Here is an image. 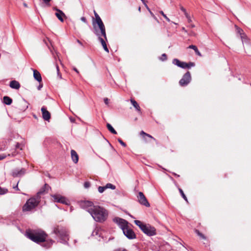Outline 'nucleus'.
<instances>
[{
    "mask_svg": "<svg viewBox=\"0 0 251 251\" xmlns=\"http://www.w3.org/2000/svg\"><path fill=\"white\" fill-rule=\"evenodd\" d=\"M113 221L119 226L122 230L123 229L128 227V222L123 219L116 217L113 219Z\"/></svg>",
    "mask_w": 251,
    "mask_h": 251,
    "instance_id": "obj_12",
    "label": "nucleus"
},
{
    "mask_svg": "<svg viewBox=\"0 0 251 251\" xmlns=\"http://www.w3.org/2000/svg\"><path fill=\"white\" fill-rule=\"evenodd\" d=\"M90 213L94 220L100 223H103L107 218L108 213L104 208L100 206H97L93 208V209H89Z\"/></svg>",
    "mask_w": 251,
    "mask_h": 251,
    "instance_id": "obj_4",
    "label": "nucleus"
},
{
    "mask_svg": "<svg viewBox=\"0 0 251 251\" xmlns=\"http://www.w3.org/2000/svg\"><path fill=\"white\" fill-rule=\"evenodd\" d=\"M182 30L183 31H184V32H187V30L185 29V28H184V27H182Z\"/></svg>",
    "mask_w": 251,
    "mask_h": 251,
    "instance_id": "obj_56",
    "label": "nucleus"
},
{
    "mask_svg": "<svg viewBox=\"0 0 251 251\" xmlns=\"http://www.w3.org/2000/svg\"><path fill=\"white\" fill-rule=\"evenodd\" d=\"M240 38L242 40L243 44L248 43V39L246 35L244 33H242L240 35Z\"/></svg>",
    "mask_w": 251,
    "mask_h": 251,
    "instance_id": "obj_22",
    "label": "nucleus"
},
{
    "mask_svg": "<svg viewBox=\"0 0 251 251\" xmlns=\"http://www.w3.org/2000/svg\"><path fill=\"white\" fill-rule=\"evenodd\" d=\"M138 10H139V11H141V8H140V7H139V8H138Z\"/></svg>",
    "mask_w": 251,
    "mask_h": 251,
    "instance_id": "obj_60",
    "label": "nucleus"
},
{
    "mask_svg": "<svg viewBox=\"0 0 251 251\" xmlns=\"http://www.w3.org/2000/svg\"><path fill=\"white\" fill-rule=\"evenodd\" d=\"M236 27L237 31L240 34V35H241L242 33H244L243 30L241 28L238 27L236 26Z\"/></svg>",
    "mask_w": 251,
    "mask_h": 251,
    "instance_id": "obj_34",
    "label": "nucleus"
},
{
    "mask_svg": "<svg viewBox=\"0 0 251 251\" xmlns=\"http://www.w3.org/2000/svg\"><path fill=\"white\" fill-rule=\"evenodd\" d=\"M106 126L108 129L113 134H116L117 133V131L114 129V128L110 124L107 123L106 125Z\"/></svg>",
    "mask_w": 251,
    "mask_h": 251,
    "instance_id": "obj_24",
    "label": "nucleus"
},
{
    "mask_svg": "<svg viewBox=\"0 0 251 251\" xmlns=\"http://www.w3.org/2000/svg\"><path fill=\"white\" fill-rule=\"evenodd\" d=\"M105 187L106 189H111L112 190H114L116 188V186L111 183H107L105 186Z\"/></svg>",
    "mask_w": 251,
    "mask_h": 251,
    "instance_id": "obj_26",
    "label": "nucleus"
},
{
    "mask_svg": "<svg viewBox=\"0 0 251 251\" xmlns=\"http://www.w3.org/2000/svg\"><path fill=\"white\" fill-rule=\"evenodd\" d=\"M80 19H81V21H82L83 22H84V23H87L86 19L85 17H82Z\"/></svg>",
    "mask_w": 251,
    "mask_h": 251,
    "instance_id": "obj_46",
    "label": "nucleus"
},
{
    "mask_svg": "<svg viewBox=\"0 0 251 251\" xmlns=\"http://www.w3.org/2000/svg\"><path fill=\"white\" fill-rule=\"evenodd\" d=\"M196 232L199 236H200V237H201L202 238H205V237L204 236V235L202 233H200L199 231L197 230Z\"/></svg>",
    "mask_w": 251,
    "mask_h": 251,
    "instance_id": "obj_42",
    "label": "nucleus"
},
{
    "mask_svg": "<svg viewBox=\"0 0 251 251\" xmlns=\"http://www.w3.org/2000/svg\"><path fill=\"white\" fill-rule=\"evenodd\" d=\"M167 55L165 53H163L162 54L161 56L160 57V60L162 61H164L167 60Z\"/></svg>",
    "mask_w": 251,
    "mask_h": 251,
    "instance_id": "obj_33",
    "label": "nucleus"
},
{
    "mask_svg": "<svg viewBox=\"0 0 251 251\" xmlns=\"http://www.w3.org/2000/svg\"><path fill=\"white\" fill-rule=\"evenodd\" d=\"M43 189H45L46 191H48L49 189H50V187L47 184H45L43 187Z\"/></svg>",
    "mask_w": 251,
    "mask_h": 251,
    "instance_id": "obj_40",
    "label": "nucleus"
},
{
    "mask_svg": "<svg viewBox=\"0 0 251 251\" xmlns=\"http://www.w3.org/2000/svg\"><path fill=\"white\" fill-rule=\"evenodd\" d=\"M71 158L74 163L76 164L78 161V155L76 152L72 150L71 151Z\"/></svg>",
    "mask_w": 251,
    "mask_h": 251,
    "instance_id": "obj_19",
    "label": "nucleus"
},
{
    "mask_svg": "<svg viewBox=\"0 0 251 251\" xmlns=\"http://www.w3.org/2000/svg\"><path fill=\"white\" fill-rule=\"evenodd\" d=\"M174 175H175V176H177V177H179V175H177V174H174Z\"/></svg>",
    "mask_w": 251,
    "mask_h": 251,
    "instance_id": "obj_59",
    "label": "nucleus"
},
{
    "mask_svg": "<svg viewBox=\"0 0 251 251\" xmlns=\"http://www.w3.org/2000/svg\"><path fill=\"white\" fill-rule=\"evenodd\" d=\"M54 9L57 11L55 13V16L61 22H63L64 21L63 17H65V14L62 11L56 8H54Z\"/></svg>",
    "mask_w": 251,
    "mask_h": 251,
    "instance_id": "obj_17",
    "label": "nucleus"
},
{
    "mask_svg": "<svg viewBox=\"0 0 251 251\" xmlns=\"http://www.w3.org/2000/svg\"><path fill=\"white\" fill-rule=\"evenodd\" d=\"M25 173V170L24 168L21 169H16L13 170L12 175L14 177H18L23 176Z\"/></svg>",
    "mask_w": 251,
    "mask_h": 251,
    "instance_id": "obj_15",
    "label": "nucleus"
},
{
    "mask_svg": "<svg viewBox=\"0 0 251 251\" xmlns=\"http://www.w3.org/2000/svg\"><path fill=\"white\" fill-rule=\"evenodd\" d=\"M24 6L25 7H27V5L25 3H24Z\"/></svg>",
    "mask_w": 251,
    "mask_h": 251,
    "instance_id": "obj_57",
    "label": "nucleus"
},
{
    "mask_svg": "<svg viewBox=\"0 0 251 251\" xmlns=\"http://www.w3.org/2000/svg\"><path fill=\"white\" fill-rule=\"evenodd\" d=\"M53 232L60 239V242L67 244L69 240V233L66 227L57 226L54 227Z\"/></svg>",
    "mask_w": 251,
    "mask_h": 251,
    "instance_id": "obj_5",
    "label": "nucleus"
},
{
    "mask_svg": "<svg viewBox=\"0 0 251 251\" xmlns=\"http://www.w3.org/2000/svg\"><path fill=\"white\" fill-rule=\"evenodd\" d=\"M134 223L145 234L148 236H151L156 234V229L153 226H152L149 224L147 225L143 224L139 220H135Z\"/></svg>",
    "mask_w": 251,
    "mask_h": 251,
    "instance_id": "obj_6",
    "label": "nucleus"
},
{
    "mask_svg": "<svg viewBox=\"0 0 251 251\" xmlns=\"http://www.w3.org/2000/svg\"><path fill=\"white\" fill-rule=\"evenodd\" d=\"M94 15L95 20L92 23L94 33L98 37L104 50L107 52H109V50L106 44V41L107 39L105 25L99 15L95 11H94Z\"/></svg>",
    "mask_w": 251,
    "mask_h": 251,
    "instance_id": "obj_2",
    "label": "nucleus"
},
{
    "mask_svg": "<svg viewBox=\"0 0 251 251\" xmlns=\"http://www.w3.org/2000/svg\"><path fill=\"white\" fill-rule=\"evenodd\" d=\"M178 190H179V192L180 195H181L182 197L184 199V200L185 201H188L187 197H186V196L184 194V193L183 191H182V190L181 189H180V188H179Z\"/></svg>",
    "mask_w": 251,
    "mask_h": 251,
    "instance_id": "obj_27",
    "label": "nucleus"
},
{
    "mask_svg": "<svg viewBox=\"0 0 251 251\" xmlns=\"http://www.w3.org/2000/svg\"><path fill=\"white\" fill-rule=\"evenodd\" d=\"M122 251H126V250H124Z\"/></svg>",
    "mask_w": 251,
    "mask_h": 251,
    "instance_id": "obj_62",
    "label": "nucleus"
},
{
    "mask_svg": "<svg viewBox=\"0 0 251 251\" xmlns=\"http://www.w3.org/2000/svg\"><path fill=\"white\" fill-rule=\"evenodd\" d=\"M42 87H43V85L40 84L38 87V89L40 90L41 89V88H42Z\"/></svg>",
    "mask_w": 251,
    "mask_h": 251,
    "instance_id": "obj_51",
    "label": "nucleus"
},
{
    "mask_svg": "<svg viewBox=\"0 0 251 251\" xmlns=\"http://www.w3.org/2000/svg\"><path fill=\"white\" fill-rule=\"evenodd\" d=\"M159 13L165 18V19L169 22H170V19L166 16V14L162 11H159Z\"/></svg>",
    "mask_w": 251,
    "mask_h": 251,
    "instance_id": "obj_32",
    "label": "nucleus"
},
{
    "mask_svg": "<svg viewBox=\"0 0 251 251\" xmlns=\"http://www.w3.org/2000/svg\"><path fill=\"white\" fill-rule=\"evenodd\" d=\"M147 10H148V11L150 13V11H151V9H150V8H149V7H148V8H147Z\"/></svg>",
    "mask_w": 251,
    "mask_h": 251,
    "instance_id": "obj_58",
    "label": "nucleus"
},
{
    "mask_svg": "<svg viewBox=\"0 0 251 251\" xmlns=\"http://www.w3.org/2000/svg\"><path fill=\"white\" fill-rule=\"evenodd\" d=\"M150 14L151 15V17L154 19L156 21L158 22V20L157 19V18L155 17V16L153 14V13L151 12V11H150Z\"/></svg>",
    "mask_w": 251,
    "mask_h": 251,
    "instance_id": "obj_43",
    "label": "nucleus"
},
{
    "mask_svg": "<svg viewBox=\"0 0 251 251\" xmlns=\"http://www.w3.org/2000/svg\"><path fill=\"white\" fill-rule=\"evenodd\" d=\"M180 9L184 13L185 15L188 14L186 9L183 6H181Z\"/></svg>",
    "mask_w": 251,
    "mask_h": 251,
    "instance_id": "obj_38",
    "label": "nucleus"
},
{
    "mask_svg": "<svg viewBox=\"0 0 251 251\" xmlns=\"http://www.w3.org/2000/svg\"><path fill=\"white\" fill-rule=\"evenodd\" d=\"M25 236L32 241L37 243L46 242L43 246L47 248L50 247L54 242L52 240L46 241L47 235L44 231L39 229L27 230L25 232Z\"/></svg>",
    "mask_w": 251,
    "mask_h": 251,
    "instance_id": "obj_3",
    "label": "nucleus"
},
{
    "mask_svg": "<svg viewBox=\"0 0 251 251\" xmlns=\"http://www.w3.org/2000/svg\"><path fill=\"white\" fill-rule=\"evenodd\" d=\"M104 102L105 104L108 105L109 103V99L107 98L104 99Z\"/></svg>",
    "mask_w": 251,
    "mask_h": 251,
    "instance_id": "obj_45",
    "label": "nucleus"
},
{
    "mask_svg": "<svg viewBox=\"0 0 251 251\" xmlns=\"http://www.w3.org/2000/svg\"><path fill=\"white\" fill-rule=\"evenodd\" d=\"M106 190V188L104 186H99L98 187V191L100 193H103L105 190Z\"/></svg>",
    "mask_w": 251,
    "mask_h": 251,
    "instance_id": "obj_30",
    "label": "nucleus"
},
{
    "mask_svg": "<svg viewBox=\"0 0 251 251\" xmlns=\"http://www.w3.org/2000/svg\"><path fill=\"white\" fill-rule=\"evenodd\" d=\"M9 86L11 88L15 89H19L20 87L19 82L16 80H12L10 81Z\"/></svg>",
    "mask_w": 251,
    "mask_h": 251,
    "instance_id": "obj_20",
    "label": "nucleus"
},
{
    "mask_svg": "<svg viewBox=\"0 0 251 251\" xmlns=\"http://www.w3.org/2000/svg\"><path fill=\"white\" fill-rule=\"evenodd\" d=\"M185 16L186 17V18L187 19V21H188V23H190L192 22L190 16L188 15V14H187Z\"/></svg>",
    "mask_w": 251,
    "mask_h": 251,
    "instance_id": "obj_39",
    "label": "nucleus"
},
{
    "mask_svg": "<svg viewBox=\"0 0 251 251\" xmlns=\"http://www.w3.org/2000/svg\"><path fill=\"white\" fill-rule=\"evenodd\" d=\"M15 147L16 149H20L21 150H22L23 149V146L20 143H17Z\"/></svg>",
    "mask_w": 251,
    "mask_h": 251,
    "instance_id": "obj_35",
    "label": "nucleus"
},
{
    "mask_svg": "<svg viewBox=\"0 0 251 251\" xmlns=\"http://www.w3.org/2000/svg\"><path fill=\"white\" fill-rule=\"evenodd\" d=\"M90 183L88 181H86L84 182V187L85 188H88L89 187H90Z\"/></svg>",
    "mask_w": 251,
    "mask_h": 251,
    "instance_id": "obj_36",
    "label": "nucleus"
},
{
    "mask_svg": "<svg viewBox=\"0 0 251 251\" xmlns=\"http://www.w3.org/2000/svg\"><path fill=\"white\" fill-rule=\"evenodd\" d=\"M6 157V155L4 154L0 155V160L3 159Z\"/></svg>",
    "mask_w": 251,
    "mask_h": 251,
    "instance_id": "obj_47",
    "label": "nucleus"
},
{
    "mask_svg": "<svg viewBox=\"0 0 251 251\" xmlns=\"http://www.w3.org/2000/svg\"><path fill=\"white\" fill-rule=\"evenodd\" d=\"M73 70H74V71H75V72L77 74H79V71H78V70H77L76 68L74 67V68H73Z\"/></svg>",
    "mask_w": 251,
    "mask_h": 251,
    "instance_id": "obj_49",
    "label": "nucleus"
},
{
    "mask_svg": "<svg viewBox=\"0 0 251 251\" xmlns=\"http://www.w3.org/2000/svg\"><path fill=\"white\" fill-rule=\"evenodd\" d=\"M95 232L96 233V235H98V230L97 229H96L93 232V234H94V233Z\"/></svg>",
    "mask_w": 251,
    "mask_h": 251,
    "instance_id": "obj_53",
    "label": "nucleus"
},
{
    "mask_svg": "<svg viewBox=\"0 0 251 251\" xmlns=\"http://www.w3.org/2000/svg\"><path fill=\"white\" fill-rule=\"evenodd\" d=\"M80 206L81 208L85 209L88 212L90 213L91 212L89 209H93V208L95 207L96 205H94L92 201H84L80 202Z\"/></svg>",
    "mask_w": 251,
    "mask_h": 251,
    "instance_id": "obj_11",
    "label": "nucleus"
},
{
    "mask_svg": "<svg viewBox=\"0 0 251 251\" xmlns=\"http://www.w3.org/2000/svg\"><path fill=\"white\" fill-rule=\"evenodd\" d=\"M130 101H131V103H132V104L133 105V106L136 108V109L137 111H140V107L139 104L137 103V102L133 99H131Z\"/></svg>",
    "mask_w": 251,
    "mask_h": 251,
    "instance_id": "obj_23",
    "label": "nucleus"
},
{
    "mask_svg": "<svg viewBox=\"0 0 251 251\" xmlns=\"http://www.w3.org/2000/svg\"><path fill=\"white\" fill-rule=\"evenodd\" d=\"M3 102L6 105H10L12 102V100L8 96H4L3 98Z\"/></svg>",
    "mask_w": 251,
    "mask_h": 251,
    "instance_id": "obj_21",
    "label": "nucleus"
},
{
    "mask_svg": "<svg viewBox=\"0 0 251 251\" xmlns=\"http://www.w3.org/2000/svg\"><path fill=\"white\" fill-rule=\"evenodd\" d=\"M173 63L177 66L181 68L182 69L185 68H190L191 67H193L195 66V64L193 62H190L189 63H187L184 62H181L178 59H174L173 60Z\"/></svg>",
    "mask_w": 251,
    "mask_h": 251,
    "instance_id": "obj_9",
    "label": "nucleus"
},
{
    "mask_svg": "<svg viewBox=\"0 0 251 251\" xmlns=\"http://www.w3.org/2000/svg\"><path fill=\"white\" fill-rule=\"evenodd\" d=\"M124 234L129 239H133L136 238V235L133 230L129 228L128 226L126 228L123 229Z\"/></svg>",
    "mask_w": 251,
    "mask_h": 251,
    "instance_id": "obj_13",
    "label": "nucleus"
},
{
    "mask_svg": "<svg viewBox=\"0 0 251 251\" xmlns=\"http://www.w3.org/2000/svg\"><path fill=\"white\" fill-rule=\"evenodd\" d=\"M41 111L42 113V117L44 120L49 121L50 119V113L47 110L45 107L41 108Z\"/></svg>",
    "mask_w": 251,
    "mask_h": 251,
    "instance_id": "obj_16",
    "label": "nucleus"
},
{
    "mask_svg": "<svg viewBox=\"0 0 251 251\" xmlns=\"http://www.w3.org/2000/svg\"><path fill=\"white\" fill-rule=\"evenodd\" d=\"M77 42L81 46H82L83 44L79 40H77Z\"/></svg>",
    "mask_w": 251,
    "mask_h": 251,
    "instance_id": "obj_52",
    "label": "nucleus"
},
{
    "mask_svg": "<svg viewBox=\"0 0 251 251\" xmlns=\"http://www.w3.org/2000/svg\"><path fill=\"white\" fill-rule=\"evenodd\" d=\"M56 69L57 71L58 75H59V67L57 65L56 66Z\"/></svg>",
    "mask_w": 251,
    "mask_h": 251,
    "instance_id": "obj_54",
    "label": "nucleus"
},
{
    "mask_svg": "<svg viewBox=\"0 0 251 251\" xmlns=\"http://www.w3.org/2000/svg\"><path fill=\"white\" fill-rule=\"evenodd\" d=\"M40 201V197H38V196L29 199L23 206V211L25 212L32 210L38 205Z\"/></svg>",
    "mask_w": 251,
    "mask_h": 251,
    "instance_id": "obj_7",
    "label": "nucleus"
},
{
    "mask_svg": "<svg viewBox=\"0 0 251 251\" xmlns=\"http://www.w3.org/2000/svg\"><path fill=\"white\" fill-rule=\"evenodd\" d=\"M13 188L16 190H19V189L18 188V182L16 186H13Z\"/></svg>",
    "mask_w": 251,
    "mask_h": 251,
    "instance_id": "obj_48",
    "label": "nucleus"
},
{
    "mask_svg": "<svg viewBox=\"0 0 251 251\" xmlns=\"http://www.w3.org/2000/svg\"><path fill=\"white\" fill-rule=\"evenodd\" d=\"M51 197L52 198L54 202L61 203L66 205L70 204L69 201L66 197L59 194L52 195Z\"/></svg>",
    "mask_w": 251,
    "mask_h": 251,
    "instance_id": "obj_8",
    "label": "nucleus"
},
{
    "mask_svg": "<svg viewBox=\"0 0 251 251\" xmlns=\"http://www.w3.org/2000/svg\"><path fill=\"white\" fill-rule=\"evenodd\" d=\"M140 134L142 135H143V137L145 138V136H147V137H148L149 138H150L152 139H153V140H155V139L152 136H151V135L149 134H147L146 133H145L144 131H142L141 132H140Z\"/></svg>",
    "mask_w": 251,
    "mask_h": 251,
    "instance_id": "obj_25",
    "label": "nucleus"
},
{
    "mask_svg": "<svg viewBox=\"0 0 251 251\" xmlns=\"http://www.w3.org/2000/svg\"><path fill=\"white\" fill-rule=\"evenodd\" d=\"M191 80V76L189 72H187L182 76V78L179 80V85L181 86L187 85Z\"/></svg>",
    "mask_w": 251,
    "mask_h": 251,
    "instance_id": "obj_10",
    "label": "nucleus"
},
{
    "mask_svg": "<svg viewBox=\"0 0 251 251\" xmlns=\"http://www.w3.org/2000/svg\"><path fill=\"white\" fill-rule=\"evenodd\" d=\"M43 3L45 4V5L47 7L50 6L51 4L50 3L51 0H42Z\"/></svg>",
    "mask_w": 251,
    "mask_h": 251,
    "instance_id": "obj_29",
    "label": "nucleus"
},
{
    "mask_svg": "<svg viewBox=\"0 0 251 251\" xmlns=\"http://www.w3.org/2000/svg\"><path fill=\"white\" fill-rule=\"evenodd\" d=\"M143 3L144 4V5H145V6L146 7V8L149 7V6L147 5L145 0H144V2H143Z\"/></svg>",
    "mask_w": 251,
    "mask_h": 251,
    "instance_id": "obj_50",
    "label": "nucleus"
},
{
    "mask_svg": "<svg viewBox=\"0 0 251 251\" xmlns=\"http://www.w3.org/2000/svg\"><path fill=\"white\" fill-rule=\"evenodd\" d=\"M46 191L45 189H43V187L37 193L36 196H38V197H40V195L43 194Z\"/></svg>",
    "mask_w": 251,
    "mask_h": 251,
    "instance_id": "obj_31",
    "label": "nucleus"
},
{
    "mask_svg": "<svg viewBox=\"0 0 251 251\" xmlns=\"http://www.w3.org/2000/svg\"><path fill=\"white\" fill-rule=\"evenodd\" d=\"M8 190L6 188H1L0 187V195H3L7 193Z\"/></svg>",
    "mask_w": 251,
    "mask_h": 251,
    "instance_id": "obj_28",
    "label": "nucleus"
},
{
    "mask_svg": "<svg viewBox=\"0 0 251 251\" xmlns=\"http://www.w3.org/2000/svg\"><path fill=\"white\" fill-rule=\"evenodd\" d=\"M94 15L95 20L92 23L94 33L98 37L104 50L107 52H109V50L106 44V41L107 39L105 25L99 15L95 11H94Z\"/></svg>",
    "mask_w": 251,
    "mask_h": 251,
    "instance_id": "obj_1",
    "label": "nucleus"
},
{
    "mask_svg": "<svg viewBox=\"0 0 251 251\" xmlns=\"http://www.w3.org/2000/svg\"><path fill=\"white\" fill-rule=\"evenodd\" d=\"M129 216H130L131 218H134V217H133L132 215H129Z\"/></svg>",
    "mask_w": 251,
    "mask_h": 251,
    "instance_id": "obj_61",
    "label": "nucleus"
},
{
    "mask_svg": "<svg viewBox=\"0 0 251 251\" xmlns=\"http://www.w3.org/2000/svg\"><path fill=\"white\" fill-rule=\"evenodd\" d=\"M31 70L33 72V77L36 80L39 82H40L42 81V77L40 73L36 70H34L33 69H31Z\"/></svg>",
    "mask_w": 251,
    "mask_h": 251,
    "instance_id": "obj_18",
    "label": "nucleus"
},
{
    "mask_svg": "<svg viewBox=\"0 0 251 251\" xmlns=\"http://www.w3.org/2000/svg\"><path fill=\"white\" fill-rule=\"evenodd\" d=\"M137 198H138V202L141 204L143 205L148 207L150 206V204L149 202H148L147 199H146L145 195H144V194L142 192H139Z\"/></svg>",
    "mask_w": 251,
    "mask_h": 251,
    "instance_id": "obj_14",
    "label": "nucleus"
},
{
    "mask_svg": "<svg viewBox=\"0 0 251 251\" xmlns=\"http://www.w3.org/2000/svg\"><path fill=\"white\" fill-rule=\"evenodd\" d=\"M195 53L199 56H201V52L199 51V50H198V48L195 50H194Z\"/></svg>",
    "mask_w": 251,
    "mask_h": 251,
    "instance_id": "obj_44",
    "label": "nucleus"
},
{
    "mask_svg": "<svg viewBox=\"0 0 251 251\" xmlns=\"http://www.w3.org/2000/svg\"><path fill=\"white\" fill-rule=\"evenodd\" d=\"M190 26L191 27H192V28H193V27H195V25H194V24H191V25H190Z\"/></svg>",
    "mask_w": 251,
    "mask_h": 251,
    "instance_id": "obj_55",
    "label": "nucleus"
},
{
    "mask_svg": "<svg viewBox=\"0 0 251 251\" xmlns=\"http://www.w3.org/2000/svg\"><path fill=\"white\" fill-rule=\"evenodd\" d=\"M118 142L120 143V144L123 146V147H126V144L125 143H124L121 139L119 138L118 139Z\"/></svg>",
    "mask_w": 251,
    "mask_h": 251,
    "instance_id": "obj_37",
    "label": "nucleus"
},
{
    "mask_svg": "<svg viewBox=\"0 0 251 251\" xmlns=\"http://www.w3.org/2000/svg\"><path fill=\"white\" fill-rule=\"evenodd\" d=\"M188 48L189 49H193L194 50H195L197 49V47L195 46V45H190L189 47H188Z\"/></svg>",
    "mask_w": 251,
    "mask_h": 251,
    "instance_id": "obj_41",
    "label": "nucleus"
}]
</instances>
